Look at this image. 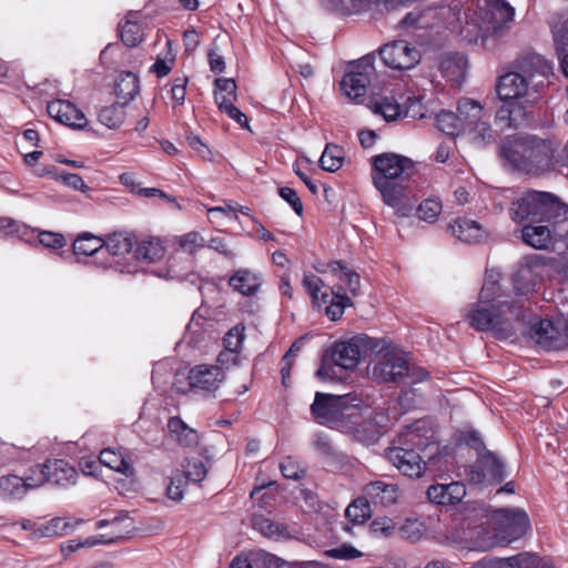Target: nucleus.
<instances>
[{"label":"nucleus","mask_w":568,"mask_h":568,"mask_svg":"<svg viewBox=\"0 0 568 568\" xmlns=\"http://www.w3.org/2000/svg\"><path fill=\"white\" fill-rule=\"evenodd\" d=\"M398 446L387 449L388 460L404 475L420 477L426 469L425 458L430 459L439 450L430 423L419 419L399 435Z\"/></svg>","instance_id":"obj_1"},{"label":"nucleus","mask_w":568,"mask_h":568,"mask_svg":"<svg viewBox=\"0 0 568 568\" xmlns=\"http://www.w3.org/2000/svg\"><path fill=\"white\" fill-rule=\"evenodd\" d=\"M373 184L379 191L383 202L400 211L405 195V182L414 175L412 159L397 153H383L372 158Z\"/></svg>","instance_id":"obj_2"},{"label":"nucleus","mask_w":568,"mask_h":568,"mask_svg":"<svg viewBox=\"0 0 568 568\" xmlns=\"http://www.w3.org/2000/svg\"><path fill=\"white\" fill-rule=\"evenodd\" d=\"M523 316V303L509 296L485 298L479 295L467 315L469 325L480 332H494L507 337L513 334L514 324Z\"/></svg>","instance_id":"obj_3"},{"label":"nucleus","mask_w":568,"mask_h":568,"mask_svg":"<svg viewBox=\"0 0 568 568\" xmlns=\"http://www.w3.org/2000/svg\"><path fill=\"white\" fill-rule=\"evenodd\" d=\"M372 376L379 382L413 385L423 382L427 372L419 367H410L404 353L397 347L383 346L372 362Z\"/></svg>","instance_id":"obj_4"},{"label":"nucleus","mask_w":568,"mask_h":568,"mask_svg":"<svg viewBox=\"0 0 568 568\" xmlns=\"http://www.w3.org/2000/svg\"><path fill=\"white\" fill-rule=\"evenodd\" d=\"M501 154L520 170L549 166L552 159L550 144L535 136H518L508 140L501 148Z\"/></svg>","instance_id":"obj_5"},{"label":"nucleus","mask_w":568,"mask_h":568,"mask_svg":"<svg viewBox=\"0 0 568 568\" xmlns=\"http://www.w3.org/2000/svg\"><path fill=\"white\" fill-rule=\"evenodd\" d=\"M515 10L504 0H477L471 8L468 27H474L484 40L503 31L513 21Z\"/></svg>","instance_id":"obj_6"},{"label":"nucleus","mask_w":568,"mask_h":568,"mask_svg":"<svg viewBox=\"0 0 568 568\" xmlns=\"http://www.w3.org/2000/svg\"><path fill=\"white\" fill-rule=\"evenodd\" d=\"M567 206L550 193L531 191L515 201L510 207L514 221L523 222L525 219L545 217L555 219L567 214Z\"/></svg>","instance_id":"obj_7"},{"label":"nucleus","mask_w":568,"mask_h":568,"mask_svg":"<svg viewBox=\"0 0 568 568\" xmlns=\"http://www.w3.org/2000/svg\"><path fill=\"white\" fill-rule=\"evenodd\" d=\"M303 286L312 297L314 305H326L325 314L332 321H338L343 316L345 308L353 306L352 300L341 292V287L336 292L329 287L322 292L325 284L322 278L314 274L304 276Z\"/></svg>","instance_id":"obj_8"},{"label":"nucleus","mask_w":568,"mask_h":568,"mask_svg":"<svg viewBox=\"0 0 568 568\" xmlns=\"http://www.w3.org/2000/svg\"><path fill=\"white\" fill-rule=\"evenodd\" d=\"M497 545L510 544L525 535L529 527L527 514L520 509L501 508L493 513Z\"/></svg>","instance_id":"obj_9"},{"label":"nucleus","mask_w":568,"mask_h":568,"mask_svg":"<svg viewBox=\"0 0 568 568\" xmlns=\"http://www.w3.org/2000/svg\"><path fill=\"white\" fill-rule=\"evenodd\" d=\"M362 341V338H353L347 342L336 343L332 348L329 359L324 361L316 375L321 378H333L331 364L344 369H354L361 358L359 343Z\"/></svg>","instance_id":"obj_10"},{"label":"nucleus","mask_w":568,"mask_h":568,"mask_svg":"<svg viewBox=\"0 0 568 568\" xmlns=\"http://www.w3.org/2000/svg\"><path fill=\"white\" fill-rule=\"evenodd\" d=\"M373 63L374 55H366L344 75L341 89L347 98L359 101L365 95L375 71Z\"/></svg>","instance_id":"obj_11"},{"label":"nucleus","mask_w":568,"mask_h":568,"mask_svg":"<svg viewBox=\"0 0 568 568\" xmlns=\"http://www.w3.org/2000/svg\"><path fill=\"white\" fill-rule=\"evenodd\" d=\"M379 55L385 65L398 70L412 69L420 59L419 51L405 40H397L383 45L379 49Z\"/></svg>","instance_id":"obj_12"},{"label":"nucleus","mask_w":568,"mask_h":568,"mask_svg":"<svg viewBox=\"0 0 568 568\" xmlns=\"http://www.w3.org/2000/svg\"><path fill=\"white\" fill-rule=\"evenodd\" d=\"M225 374L219 365H196L190 369L187 375L189 385L192 389L202 394H214L223 384Z\"/></svg>","instance_id":"obj_13"},{"label":"nucleus","mask_w":568,"mask_h":568,"mask_svg":"<svg viewBox=\"0 0 568 568\" xmlns=\"http://www.w3.org/2000/svg\"><path fill=\"white\" fill-rule=\"evenodd\" d=\"M532 74L524 75L518 72H508L499 78L497 94L500 100H516L530 98L536 91L530 87Z\"/></svg>","instance_id":"obj_14"},{"label":"nucleus","mask_w":568,"mask_h":568,"mask_svg":"<svg viewBox=\"0 0 568 568\" xmlns=\"http://www.w3.org/2000/svg\"><path fill=\"white\" fill-rule=\"evenodd\" d=\"M345 407L346 402L343 396L316 393L311 412L318 423L326 424L338 420Z\"/></svg>","instance_id":"obj_15"},{"label":"nucleus","mask_w":568,"mask_h":568,"mask_svg":"<svg viewBox=\"0 0 568 568\" xmlns=\"http://www.w3.org/2000/svg\"><path fill=\"white\" fill-rule=\"evenodd\" d=\"M504 478V465L490 452L483 454L469 471L468 479L474 484L498 483Z\"/></svg>","instance_id":"obj_16"},{"label":"nucleus","mask_w":568,"mask_h":568,"mask_svg":"<svg viewBox=\"0 0 568 568\" xmlns=\"http://www.w3.org/2000/svg\"><path fill=\"white\" fill-rule=\"evenodd\" d=\"M47 111L52 119L68 126L81 129L87 124L84 114L69 101H51L48 103Z\"/></svg>","instance_id":"obj_17"},{"label":"nucleus","mask_w":568,"mask_h":568,"mask_svg":"<svg viewBox=\"0 0 568 568\" xmlns=\"http://www.w3.org/2000/svg\"><path fill=\"white\" fill-rule=\"evenodd\" d=\"M217 84L227 93V99L223 95L216 97V104L219 109L227 114L232 120L236 121L242 128H248L246 115L234 105V101L236 100L235 81L233 79L219 78Z\"/></svg>","instance_id":"obj_18"},{"label":"nucleus","mask_w":568,"mask_h":568,"mask_svg":"<svg viewBox=\"0 0 568 568\" xmlns=\"http://www.w3.org/2000/svg\"><path fill=\"white\" fill-rule=\"evenodd\" d=\"M363 491L365 497L373 504L381 506H392L398 501L400 496V489L397 484L384 480L368 483Z\"/></svg>","instance_id":"obj_19"},{"label":"nucleus","mask_w":568,"mask_h":568,"mask_svg":"<svg viewBox=\"0 0 568 568\" xmlns=\"http://www.w3.org/2000/svg\"><path fill=\"white\" fill-rule=\"evenodd\" d=\"M466 488L460 481L432 485L427 490L428 499L439 505H455L465 497Z\"/></svg>","instance_id":"obj_20"},{"label":"nucleus","mask_w":568,"mask_h":568,"mask_svg":"<svg viewBox=\"0 0 568 568\" xmlns=\"http://www.w3.org/2000/svg\"><path fill=\"white\" fill-rule=\"evenodd\" d=\"M457 112L462 124V132L470 131V126L477 124L489 112L485 111L483 104L476 100L463 98L458 101Z\"/></svg>","instance_id":"obj_21"},{"label":"nucleus","mask_w":568,"mask_h":568,"mask_svg":"<svg viewBox=\"0 0 568 568\" xmlns=\"http://www.w3.org/2000/svg\"><path fill=\"white\" fill-rule=\"evenodd\" d=\"M168 429L171 438L182 447L193 448L200 443L197 432L178 416L169 418Z\"/></svg>","instance_id":"obj_22"},{"label":"nucleus","mask_w":568,"mask_h":568,"mask_svg":"<svg viewBox=\"0 0 568 568\" xmlns=\"http://www.w3.org/2000/svg\"><path fill=\"white\" fill-rule=\"evenodd\" d=\"M369 109L382 115L387 122L396 121L403 115L400 104L393 98L379 92H374L369 99Z\"/></svg>","instance_id":"obj_23"},{"label":"nucleus","mask_w":568,"mask_h":568,"mask_svg":"<svg viewBox=\"0 0 568 568\" xmlns=\"http://www.w3.org/2000/svg\"><path fill=\"white\" fill-rule=\"evenodd\" d=\"M530 337L547 349L558 348L561 345L559 332L549 320H541L530 328Z\"/></svg>","instance_id":"obj_24"},{"label":"nucleus","mask_w":568,"mask_h":568,"mask_svg":"<svg viewBox=\"0 0 568 568\" xmlns=\"http://www.w3.org/2000/svg\"><path fill=\"white\" fill-rule=\"evenodd\" d=\"M261 284V276L247 268L237 270L229 280V285L244 296L254 295Z\"/></svg>","instance_id":"obj_25"},{"label":"nucleus","mask_w":568,"mask_h":568,"mask_svg":"<svg viewBox=\"0 0 568 568\" xmlns=\"http://www.w3.org/2000/svg\"><path fill=\"white\" fill-rule=\"evenodd\" d=\"M45 466H48V483L61 487L75 484L78 473L75 468L70 466L67 462L62 459L49 460L45 463Z\"/></svg>","instance_id":"obj_26"},{"label":"nucleus","mask_w":568,"mask_h":568,"mask_svg":"<svg viewBox=\"0 0 568 568\" xmlns=\"http://www.w3.org/2000/svg\"><path fill=\"white\" fill-rule=\"evenodd\" d=\"M452 233L460 241L476 243L484 236L481 226L468 219H456L449 224Z\"/></svg>","instance_id":"obj_27"},{"label":"nucleus","mask_w":568,"mask_h":568,"mask_svg":"<svg viewBox=\"0 0 568 568\" xmlns=\"http://www.w3.org/2000/svg\"><path fill=\"white\" fill-rule=\"evenodd\" d=\"M114 92L118 103L125 105L135 98L139 92L138 77L132 72L121 73L118 82L115 83Z\"/></svg>","instance_id":"obj_28"},{"label":"nucleus","mask_w":568,"mask_h":568,"mask_svg":"<svg viewBox=\"0 0 568 568\" xmlns=\"http://www.w3.org/2000/svg\"><path fill=\"white\" fill-rule=\"evenodd\" d=\"M100 463L104 466L126 476L132 477L135 474L134 467L128 462L121 452L105 448L99 456Z\"/></svg>","instance_id":"obj_29"},{"label":"nucleus","mask_w":568,"mask_h":568,"mask_svg":"<svg viewBox=\"0 0 568 568\" xmlns=\"http://www.w3.org/2000/svg\"><path fill=\"white\" fill-rule=\"evenodd\" d=\"M327 268L346 286V290L354 296L359 294L361 277L359 275L347 268L338 261H333L327 264Z\"/></svg>","instance_id":"obj_30"},{"label":"nucleus","mask_w":568,"mask_h":568,"mask_svg":"<svg viewBox=\"0 0 568 568\" xmlns=\"http://www.w3.org/2000/svg\"><path fill=\"white\" fill-rule=\"evenodd\" d=\"M26 495V486L20 476L9 474L0 477L1 498L7 500H21Z\"/></svg>","instance_id":"obj_31"},{"label":"nucleus","mask_w":568,"mask_h":568,"mask_svg":"<svg viewBox=\"0 0 568 568\" xmlns=\"http://www.w3.org/2000/svg\"><path fill=\"white\" fill-rule=\"evenodd\" d=\"M134 243V235L128 232H115L104 240V247L114 255L120 256L130 253Z\"/></svg>","instance_id":"obj_32"},{"label":"nucleus","mask_w":568,"mask_h":568,"mask_svg":"<svg viewBox=\"0 0 568 568\" xmlns=\"http://www.w3.org/2000/svg\"><path fill=\"white\" fill-rule=\"evenodd\" d=\"M173 244L175 245L176 251L194 255L206 245V241L201 233L192 231L186 234L175 236Z\"/></svg>","instance_id":"obj_33"},{"label":"nucleus","mask_w":568,"mask_h":568,"mask_svg":"<svg viewBox=\"0 0 568 568\" xmlns=\"http://www.w3.org/2000/svg\"><path fill=\"white\" fill-rule=\"evenodd\" d=\"M165 254V247L160 239L142 241L135 250L136 258L145 262L160 261Z\"/></svg>","instance_id":"obj_34"},{"label":"nucleus","mask_w":568,"mask_h":568,"mask_svg":"<svg viewBox=\"0 0 568 568\" xmlns=\"http://www.w3.org/2000/svg\"><path fill=\"white\" fill-rule=\"evenodd\" d=\"M551 239V232L547 226L527 225L523 229V240L528 245L541 250L546 248Z\"/></svg>","instance_id":"obj_35"},{"label":"nucleus","mask_w":568,"mask_h":568,"mask_svg":"<svg viewBox=\"0 0 568 568\" xmlns=\"http://www.w3.org/2000/svg\"><path fill=\"white\" fill-rule=\"evenodd\" d=\"M490 114L488 113L477 124L470 126L468 136L477 146H484L495 141V131L489 123Z\"/></svg>","instance_id":"obj_36"},{"label":"nucleus","mask_w":568,"mask_h":568,"mask_svg":"<svg viewBox=\"0 0 568 568\" xmlns=\"http://www.w3.org/2000/svg\"><path fill=\"white\" fill-rule=\"evenodd\" d=\"M103 247L104 240L91 233H82L73 242L74 254L93 255Z\"/></svg>","instance_id":"obj_37"},{"label":"nucleus","mask_w":568,"mask_h":568,"mask_svg":"<svg viewBox=\"0 0 568 568\" xmlns=\"http://www.w3.org/2000/svg\"><path fill=\"white\" fill-rule=\"evenodd\" d=\"M123 106L124 105L116 102L115 104L101 109L98 115L99 122L109 129H119L125 119Z\"/></svg>","instance_id":"obj_38"},{"label":"nucleus","mask_w":568,"mask_h":568,"mask_svg":"<svg viewBox=\"0 0 568 568\" xmlns=\"http://www.w3.org/2000/svg\"><path fill=\"white\" fill-rule=\"evenodd\" d=\"M181 466V476L186 481L201 483L206 477L207 469L205 464L197 457L186 458Z\"/></svg>","instance_id":"obj_39"},{"label":"nucleus","mask_w":568,"mask_h":568,"mask_svg":"<svg viewBox=\"0 0 568 568\" xmlns=\"http://www.w3.org/2000/svg\"><path fill=\"white\" fill-rule=\"evenodd\" d=\"M345 517L353 526L364 524L371 517L368 501L363 498L355 499L347 506Z\"/></svg>","instance_id":"obj_40"},{"label":"nucleus","mask_w":568,"mask_h":568,"mask_svg":"<svg viewBox=\"0 0 568 568\" xmlns=\"http://www.w3.org/2000/svg\"><path fill=\"white\" fill-rule=\"evenodd\" d=\"M343 160V150L335 144H327L320 159V164L323 170L335 172L342 166Z\"/></svg>","instance_id":"obj_41"},{"label":"nucleus","mask_w":568,"mask_h":568,"mask_svg":"<svg viewBox=\"0 0 568 568\" xmlns=\"http://www.w3.org/2000/svg\"><path fill=\"white\" fill-rule=\"evenodd\" d=\"M436 124L440 131L448 135H459L462 132V124L459 122L458 112L442 111L436 115Z\"/></svg>","instance_id":"obj_42"},{"label":"nucleus","mask_w":568,"mask_h":568,"mask_svg":"<svg viewBox=\"0 0 568 568\" xmlns=\"http://www.w3.org/2000/svg\"><path fill=\"white\" fill-rule=\"evenodd\" d=\"M253 527L270 538H278L286 534V527L284 525L275 523L264 516H255L253 518Z\"/></svg>","instance_id":"obj_43"},{"label":"nucleus","mask_w":568,"mask_h":568,"mask_svg":"<svg viewBox=\"0 0 568 568\" xmlns=\"http://www.w3.org/2000/svg\"><path fill=\"white\" fill-rule=\"evenodd\" d=\"M48 466L44 464H38L27 471V474L21 477L23 480V485L26 486L27 494L31 489H37L48 483L47 476Z\"/></svg>","instance_id":"obj_44"},{"label":"nucleus","mask_w":568,"mask_h":568,"mask_svg":"<svg viewBox=\"0 0 568 568\" xmlns=\"http://www.w3.org/2000/svg\"><path fill=\"white\" fill-rule=\"evenodd\" d=\"M436 10L426 9L423 11H412L403 19L402 24L405 28H427L433 26L432 19L435 17Z\"/></svg>","instance_id":"obj_45"},{"label":"nucleus","mask_w":568,"mask_h":568,"mask_svg":"<svg viewBox=\"0 0 568 568\" xmlns=\"http://www.w3.org/2000/svg\"><path fill=\"white\" fill-rule=\"evenodd\" d=\"M443 204L438 199L424 200L417 207L418 217L425 222L434 223L442 214Z\"/></svg>","instance_id":"obj_46"},{"label":"nucleus","mask_w":568,"mask_h":568,"mask_svg":"<svg viewBox=\"0 0 568 568\" xmlns=\"http://www.w3.org/2000/svg\"><path fill=\"white\" fill-rule=\"evenodd\" d=\"M245 326L237 324L232 327L224 336L223 344L226 349L240 353L245 338Z\"/></svg>","instance_id":"obj_47"},{"label":"nucleus","mask_w":568,"mask_h":568,"mask_svg":"<svg viewBox=\"0 0 568 568\" xmlns=\"http://www.w3.org/2000/svg\"><path fill=\"white\" fill-rule=\"evenodd\" d=\"M121 39L128 47H136L142 40L141 27L132 21H125L121 26Z\"/></svg>","instance_id":"obj_48"},{"label":"nucleus","mask_w":568,"mask_h":568,"mask_svg":"<svg viewBox=\"0 0 568 568\" xmlns=\"http://www.w3.org/2000/svg\"><path fill=\"white\" fill-rule=\"evenodd\" d=\"M501 274L498 271L490 270L487 271L484 285L480 290L479 295L485 298L489 297H498V295H503L500 293L499 280Z\"/></svg>","instance_id":"obj_49"},{"label":"nucleus","mask_w":568,"mask_h":568,"mask_svg":"<svg viewBox=\"0 0 568 568\" xmlns=\"http://www.w3.org/2000/svg\"><path fill=\"white\" fill-rule=\"evenodd\" d=\"M120 537H121L120 531H113L112 536L105 537L104 535H102V536H100V538L92 537V538L85 539L84 542H78L75 540H70L67 542V545L62 546V551L63 552L64 551L73 552V551L80 549L81 547H85V546L90 547V546H94L98 544L111 542Z\"/></svg>","instance_id":"obj_50"},{"label":"nucleus","mask_w":568,"mask_h":568,"mask_svg":"<svg viewBox=\"0 0 568 568\" xmlns=\"http://www.w3.org/2000/svg\"><path fill=\"white\" fill-rule=\"evenodd\" d=\"M186 483L187 481L181 476V474L172 476L166 489L168 497L175 501L182 500Z\"/></svg>","instance_id":"obj_51"},{"label":"nucleus","mask_w":568,"mask_h":568,"mask_svg":"<svg viewBox=\"0 0 568 568\" xmlns=\"http://www.w3.org/2000/svg\"><path fill=\"white\" fill-rule=\"evenodd\" d=\"M55 181L84 193L89 190L82 178L74 173L59 172V174H55Z\"/></svg>","instance_id":"obj_52"},{"label":"nucleus","mask_w":568,"mask_h":568,"mask_svg":"<svg viewBox=\"0 0 568 568\" xmlns=\"http://www.w3.org/2000/svg\"><path fill=\"white\" fill-rule=\"evenodd\" d=\"M280 467L283 476L290 479H300L305 474V470L292 457L284 458Z\"/></svg>","instance_id":"obj_53"},{"label":"nucleus","mask_w":568,"mask_h":568,"mask_svg":"<svg viewBox=\"0 0 568 568\" xmlns=\"http://www.w3.org/2000/svg\"><path fill=\"white\" fill-rule=\"evenodd\" d=\"M39 242L49 248H61L65 245V239L60 233L43 231L39 234Z\"/></svg>","instance_id":"obj_54"},{"label":"nucleus","mask_w":568,"mask_h":568,"mask_svg":"<svg viewBox=\"0 0 568 568\" xmlns=\"http://www.w3.org/2000/svg\"><path fill=\"white\" fill-rule=\"evenodd\" d=\"M366 422L374 428L375 433L378 434L379 429L388 426L390 418L385 412L375 409L367 416Z\"/></svg>","instance_id":"obj_55"},{"label":"nucleus","mask_w":568,"mask_h":568,"mask_svg":"<svg viewBox=\"0 0 568 568\" xmlns=\"http://www.w3.org/2000/svg\"><path fill=\"white\" fill-rule=\"evenodd\" d=\"M278 194L283 200L291 204V206L293 207L294 212L297 215H302L303 204L300 197L297 196V193L293 189L288 186H282L278 190Z\"/></svg>","instance_id":"obj_56"},{"label":"nucleus","mask_w":568,"mask_h":568,"mask_svg":"<svg viewBox=\"0 0 568 568\" xmlns=\"http://www.w3.org/2000/svg\"><path fill=\"white\" fill-rule=\"evenodd\" d=\"M557 54L568 52V21L554 31Z\"/></svg>","instance_id":"obj_57"},{"label":"nucleus","mask_w":568,"mask_h":568,"mask_svg":"<svg viewBox=\"0 0 568 568\" xmlns=\"http://www.w3.org/2000/svg\"><path fill=\"white\" fill-rule=\"evenodd\" d=\"M327 555L337 559H353L361 557L362 552L352 546L343 545L341 547L329 549Z\"/></svg>","instance_id":"obj_58"},{"label":"nucleus","mask_w":568,"mask_h":568,"mask_svg":"<svg viewBox=\"0 0 568 568\" xmlns=\"http://www.w3.org/2000/svg\"><path fill=\"white\" fill-rule=\"evenodd\" d=\"M186 84H187V78L180 77V78L175 79V81L171 88V97L179 105L184 103L185 93H186Z\"/></svg>","instance_id":"obj_59"},{"label":"nucleus","mask_w":568,"mask_h":568,"mask_svg":"<svg viewBox=\"0 0 568 568\" xmlns=\"http://www.w3.org/2000/svg\"><path fill=\"white\" fill-rule=\"evenodd\" d=\"M50 523L53 528V534H55V536L69 535L74 529V524L68 518L55 517L52 518Z\"/></svg>","instance_id":"obj_60"},{"label":"nucleus","mask_w":568,"mask_h":568,"mask_svg":"<svg viewBox=\"0 0 568 568\" xmlns=\"http://www.w3.org/2000/svg\"><path fill=\"white\" fill-rule=\"evenodd\" d=\"M240 353L224 349L217 356V363L220 364V367L229 368L230 366H237L241 363V357L239 355Z\"/></svg>","instance_id":"obj_61"},{"label":"nucleus","mask_w":568,"mask_h":568,"mask_svg":"<svg viewBox=\"0 0 568 568\" xmlns=\"http://www.w3.org/2000/svg\"><path fill=\"white\" fill-rule=\"evenodd\" d=\"M207 246L219 253L223 254L229 258H233L235 256L234 252L229 248V245L223 237H213L207 242Z\"/></svg>","instance_id":"obj_62"},{"label":"nucleus","mask_w":568,"mask_h":568,"mask_svg":"<svg viewBox=\"0 0 568 568\" xmlns=\"http://www.w3.org/2000/svg\"><path fill=\"white\" fill-rule=\"evenodd\" d=\"M372 531L383 536H389L394 529L392 520H374L371 525Z\"/></svg>","instance_id":"obj_63"},{"label":"nucleus","mask_w":568,"mask_h":568,"mask_svg":"<svg viewBox=\"0 0 568 568\" xmlns=\"http://www.w3.org/2000/svg\"><path fill=\"white\" fill-rule=\"evenodd\" d=\"M518 113H519V110H515V109L509 110V109L501 108L497 112V118L501 119V120L508 118V120H509L508 126L517 128L520 125V122L517 116Z\"/></svg>","instance_id":"obj_64"}]
</instances>
